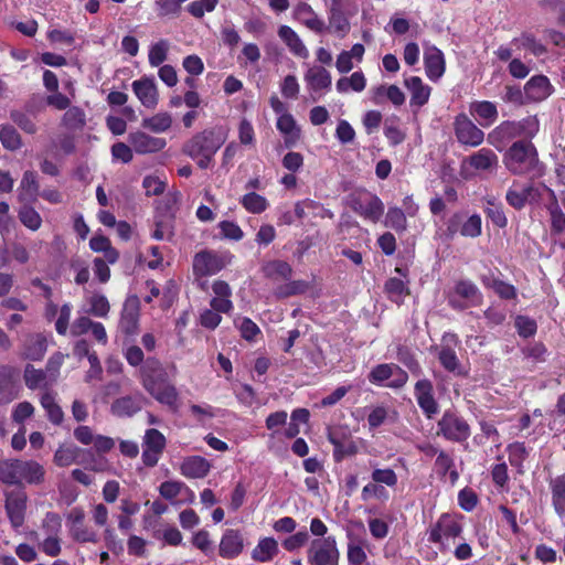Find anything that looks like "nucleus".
<instances>
[{
    "label": "nucleus",
    "mask_w": 565,
    "mask_h": 565,
    "mask_svg": "<svg viewBox=\"0 0 565 565\" xmlns=\"http://www.w3.org/2000/svg\"><path fill=\"white\" fill-rule=\"evenodd\" d=\"M227 130L222 126L206 128L190 138L182 148L201 169H207L215 153L225 143Z\"/></svg>",
    "instance_id": "nucleus-1"
},
{
    "label": "nucleus",
    "mask_w": 565,
    "mask_h": 565,
    "mask_svg": "<svg viewBox=\"0 0 565 565\" xmlns=\"http://www.w3.org/2000/svg\"><path fill=\"white\" fill-rule=\"evenodd\" d=\"M505 169L513 175H531L540 178L544 173V164L540 161L539 151L530 140L514 141L503 153Z\"/></svg>",
    "instance_id": "nucleus-2"
},
{
    "label": "nucleus",
    "mask_w": 565,
    "mask_h": 565,
    "mask_svg": "<svg viewBox=\"0 0 565 565\" xmlns=\"http://www.w3.org/2000/svg\"><path fill=\"white\" fill-rule=\"evenodd\" d=\"M142 385L157 402L171 409L177 408L179 393L158 361L149 362L142 369Z\"/></svg>",
    "instance_id": "nucleus-3"
},
{
    "label": "nucleus",
    "mask_w": 565,
    "mask_h": 565,
    "mask_svg": "<svg viewBox=\"0 0 565 565\" xmlns=\"http://www.w3.org/2000/svg\"><path fill=\"white\" fill-rule=\"evenodd\" d=\"M540 121L536 116H527L521 120H504L488 134V142L497 150L515 139L530 140L537 135Z\"/></svg>",
    "instance_id": "nucleus-4"
},
{
    "label": "nucleus",
    "mask_w": 565,
    "mask_h": 565,
    "mask_svg": "<svg viewBox=\"0 0 565 565\" xmlns=\"http://www.w3.org/2000/svg\"><path fill=\"white\" fill-rule=\"evenodd\" d=\"M437 426L438 434L452 443H463L471 434L469 424L452 411H446Z\"/></svg>",
    "instance_id": "nucleus-5"
},
{
    "label": "nucleus",
    "mask_w": 565,
    "mask_h": 565,
    "mask_svg": "<svg viewBox=\"0 0 565 565\" xmlns=\"http://www.w3.org/2000/svg\"><path fill=\"white\" fill-rule=\"evenodd\" d=\"M329 11V25L327 30L338 38H344L351 30L349 13L350 0H324Z\"/></svg>",
    "instance_id": "nucleus-6"
},
{
    "label": "nucleus",
    "mask_w": 565,
    "mask_h": 565,
    "mask_svg": "<svg viewBox=\"0 0 565 565\" xmlns=\"http://www.w3.org/2000/svg\"><path fill=\"white\" fill-rule=\"evenodd\" d=\"M167 446L164 435L156 429L149 428L145 431L142 438V454L141 459L146 467L152 468L159 462Z\"/></svg>",
    "instance_id": "nucleus-7"
},
{
    "label": "nucleus",
    "mask_w": 565,
    "mask_h": 565,
    "mask_svg": "<svg viewBox=\"0 0 565 565\" xmlns=\"http://www.w3.org/2000/svg\"><path fill=\"white\" fill-rule=\"evenodd\" d=\"M308 559L311 565H338L339 552L334 540H313L308 551Z\"/></svg>",
    "instance_id": "nucleus-8"
},
{
    "label": "nucleus",
    "mask_w": 565,
    "mask_h": 565,
    "mask_svg": "<svg viewBox=\"0 0 565 565\" xmlns=\"http://www.w3.org/2000/svg\"><path fill=\"white\" fill-rule=\"evenodd\" d=\"M454 129L461 145L478 147L484 140V132L463 113L456 116Z\"/></svg>",
    "instance_id": "nucleus-9"
},
{
    "label": "nucleus",
    "mask_w": 565,
    "mask_h": 565,
    "mask_svg": "<svg viewBox=\"0 0 565 565\" xmlns=\"http://www.w3.org/2000/svg\"><path fill=\"white\" fill-rule=\"evenodd\" d=\"M303 79L313 102L318 100L331 88L332 82L330 72L320 65H312L308 67Z\"/></svg>",
    "instance_id": "nucleus-10"
},
{
    "label": "nucleus",
    "mask_w": 565,
    "mask_h": 565,
    "mask_svg": "<svg viewBox=\"0 0 565 565\" xmlns=\"http://www.w3.org/2000/svg\"><path fill=\"white\" fill-rule=\"evenodd\" d=\"M28 495L23 490H13L6 494V511L12 527L19 529L25 519Z\"/></svg>",
    "instance_id": "nucleus-11"
},
{
    "label": "nucleus",
    "mask_w": 565,
    "mask_h": 565,
    "mask_svg": "<svg viewBox=\"0 0 565 565\" xmlns=\"http://www.w3.org/2000/svg\"><path fill=\"white\" fill-rule=\"evenodd\" d=\"M355 212L365 220L376 223L384 213V204L377 195L363 191L355 198Z\"/></svg>",
    "instance_id": "nucleus-12"
},
{
    "label": "nucleus",
    "mask_w": 565,
    "mask_h": 565,
    "mask_svg": "<svg viewBox=\"0 0 565 565\" xmlns=\"http://www.w3.org/2000/svg\"><path fill=\"white\" fill-rule=\"evenodd\" d=\"M417 404L427 418H433L439 411L437 401L434 397V386L430 380H418L414 387Z\"/></svg>",
    "instance_id": "nucleus-13"
},
{
    "label": "nucleus",
    "mask_w": 565,
    "mask_h": 565,
    "mask_svg": "<svg viewBox=\"0 0 565 565\" xmlns=\"http://www.w3.org/2000/svg\"><path fill=\"white\" fill-rule=\"evenodd\" d=\"M224 266L223 258L212 250L196 253L193 258V271L196 276L215 275Z\"/></svg>",
    "instance_id": "nucleus-14"
},
{
    "label": "nucleus",
    "mask_w": 565,
    "mask_h": 565,
    "mask_svg": "<svg viewBox=\"0 0 565 565\" xmlns=\"http://www.w3.org/2000/svg\"><path fill=\"white\" fill-rule=\"evenodd\" d=\"M131 87L139 102L146 108L153 109L157 107L159 103V94L153 77H141L140 79L132 82Z\"/></svg>",
    "instance_id": "nucleus-15"
},
{
    "label": "nucleus",
    "mask_w": 565,
    "mask_h": 565,
    "mask_svg": "<svg viewBox=\"0 0 565 565\" xmlns=\"http://www.w3.org/2000/svg\"><path fill=\"white\" fill-rule=\"evenodd\" d=\"M461 532L462 526L457 521L448 514H443L428 531V541L431 543H441L443 536L457 537Z\"/></svg>",
    "instance_id": "nucleus-16"
},
{
    "label": "nucleus",
    "mask_w": 565,
    "mask_h": 565,
    "mask_svg": "<svg viewBox=\"0 0 565 565\" xmlns=\"http://www.w3.org/2000/svg\"><path fill=\"white\" fill-rule=\"evenodd\" d=\"M244 537L238 530L228 529L221 537L218 554L226 559L236 558L244 550Z\"/></svg>",
    "instance_id": "nucleus-17"
},
{
    "label": "nucleus",
    "mask_w": 565,
    "mask_h": 565,
    "mask_svg": "<svg viewBox=\"0 0 565 565\" xmlns=\"http://www.w3.org/2000/svg\"><path fill=\"white\" fill-rule=\"evenodd\" d=\"M128 140L132 149L141 154L158 152L167 145L166 139L149 136L143 131L131 132Z\"/></svg>",
    "instance_id": "nucleus-18"
},
{
    "label": "nucleus",
    "mask_w": 565,
    "mask_h": 565,
    "mask_svg": "<svg viewBox=\"0 0 565 565\" xmlns=\"http://www.w3.org/2000/svg\"><path fill=\"white\" fill-rule=\"evenodd\" d=\"M553 92V86L545 75L531 77L524 86V95L527 103H537L546 99Z\"/></svg>",
    "instance_id": "nucleus-19"
},
{
    "label": "nucleus",
    "mask_w": 565,
    "mask_h": 565,
    "mask_svg": "<svg viewBox=\"0 0 565 565\" xmlns=\"http://www.w3.org/2000/svg\"><path fill=\"white\" fill-rule=\"evenodd\" d=\"M471 168L477 171L492 173L499 167V158L495 152L489 148H481L465 159Z\"/></svg>",
    "instance_id": "nucleus-20"
},
{
    "label": "nucleus",
    "mask_w": 565,
    "mask_h": 565,
    "mask_svg": "<svg viewBox=\"0 0 565 565\" xmlns=\"http://www.w3.org/2000/svg\"><path fill=\"white\" fill-rule=\"evenodd\" d=\"M424 66L427 77L433 82L438 81L446 70L444 53L436 46L426 49Z\"/></svg>",
    "instance_id": "nucleus-21"
},
{
    "label": "nucleus",
    "mask_w": 565,
    "mask_h": 565,
    "mask_svg": "<svg viewBox=\"0 0 565 565\" xmlns=\"http://www.w3.org/2000/svg\"><path fill=\"white\" fill-rule=\"evenodd\" d=\"M212 468V463L201 456H189L180 465V472L188 479L205 478Z\"/></svg>",
    "instance_id": "nucleus-22"
},
{
    "label": "nucleus",
    "mask_w": 565,
    "mask_h": 565,
    "mask_svg": "<svg viewBox=\"0 0 565 565\" xmlns=\"http://www.w3.org/2000/svg\"><path fill=\"white\" fill-rule=\"evenodd\" d=\"M139 305L137 299H127L124 303L119 320V329L127 335H132L138 330Z\"/></svg>",
    "instance_id": "nucleus-23"
},
{
    "label": "nucleus",
    "mask_w": 565,
    "mask_h": 565,
    "mask_svg": "<svg viewBox=\"0 0 565 565\" xmlns=\"http://www.w3.org/2000/svg\"><path fill=\"white\" fill-rule=\"evenodd\" d=\"M45 469L35 460H20L18 462V484L25 481L30 484H40L44 481Z\"/></svg>",
    "instance_id": "nucleus-24"
},
{
    "label": "nucleus",
    "mask_w": 565,
    "mask_h": 565,
    "mask_svg": "<svg viewBox=\"0 0 565 565\" xmlns=\"http://www.w3.org/2000/svg\"><path fill=\"white\" fill-rule=\"evenodd\" d=\"M212 290L214 297L210 301L211 308L217 312L228 313L233 309L232 290L228 284L223 280H215Z\"/></svg>",
    "instance_id": "nucleus-25"
},
{
    "label": "nucleus",
    "mask_w": 565,
    "mask_h": 565,
    "mask_svg": "<svg viewBox=\"0 0 565 565\" xmlns=\"http://www.w3.org/2000/svg\"><path fill=\"white\" fill-rule=\"evenodd\" d=\"M294 15L299 22L316 33H322L327 30L324 21L306 2H300L296 6Z\"/></svg>",
    "instance_id": "nucleus-26"
},
{
    "label": "nucleus",
    "mask_w": 565,
    "mask_h": 565,
    "mask_svg": "<svg viewBox=\"0 0 565 565\" xmlns=\"http://www.w3.org/2000/svg\"><path fill=\"white\" fill-rule=\"evenodd\" d=\"M470 114L477 119L481 127L491 126L499 116L497 105L489 100H477L470 104Z\"/></svg>",
    "instance_id": "nucleus-27"
},
{
    "label": "nucleus",
    "mask_w": 565,
    "mask_h": 565,
    "mask_svg": "<svg viewBox=\"0 0 565 565\" xmlns=\"http://www.w3.org/2000/svg\"><path fill=\"white\" fill-rule=\"evenodd\" d=\"M276 127L284 137L287 148L294 147L300 139L301 130L291 114H282L278 117Z\"/></svg>",
    "instance_id": "nucleus-28"
},
{
    "label": "nucleus",
    "mask_w": 565,
    "mask_h": 565,
    "mask_svg": "<svg viewBox=\"0 0 565 565\" xmlns=\"http://www.w3.org/2000/svg\"><path fill=\"white\" fill-rule=\"evenodd\" d=\"M404 84L411 92L409 104L412 107L416 106L417 108H420L428 103L431 88L424 84L420 77L411 76L405 78Z\"/></svg>",
    "instance_id": "nucleus-29"
},
{
    "label": "nucleus",
    "mask_w": 565,
    "mask_h": 565,
    "mask_svg": "<svg viewBox=\"0 0 565 565\" xmlns=\"http://www.w3.org/2000/svg\"><path fill=\"white\" fill-rule=\"evenodd\" d=\"M329 438L334 446L333 456L337 461L353 454V440L347 436L344 428L334 427L329 431Z\"/></svg>",
    "instance_id": "nucleus-30"
},
{
    "label": "nucleus",
    "mask_w": 565,
    "mask_h": 565,
    "mask_svg": "<svg viewBox=\"0 0 565 565\" xmlns=\"http://www.w3.org/2000/svg\"><path fill=\"white\" fill-rule=\"evenodd\" d=\"M85 449L75 445H62L54 454V463L58 467H68L73 463H85Z\"/></svg>",
    "instance_id": "nucleus-31"
},
{
    "label": "nucleus",
    "mask_w": 565,
    "mask_h": 565,
    "mask_svg": "<svg viewBox=\"0 0 565 565\" xmlns=\"http://www.w3.org/2000/svg\"><path fill=\"white\" fill-rule=\"evenodd\" d=\"M279 553L278 542L270 536L260 537L252 551V558L255 562H271Z\"/></svg>",
    "instance_id": "nucleus-32"
},
{
    "label": "nucleus",
    "mask_w": 565,
    "mask_h": 565,
    "mask_svg": "<svg viewBox=\"0 0 565 565\" xmlns=\"http://www.w3.org/2000/svg\"><path fill=\"white\" fill-rule=\"evenodd\" d=\"M142 408V395L124 396L111 404V413L118 417H131Z\"/></svg>",
    "instance_id": "nucleus-33"
},
{
    "label": "nucleus",
    "mask_w": 565,
    "mask_h": 565,
    "mask_svg": "<svg viewBox=\"0 0 565 565\" xmlns=\"http://www.w3.org/2000/svg\"><path fill=\"white\" fill-rule=\"evenodd\" d=\"M33 540H38V537H52L62 535V519L55 512H46L44 518L41 521L39 531H33L30 533Z\"/></svg>",
    "instance_id": "nucleus-34"
},
{
    "label": "nucleus",
    "mask_w": 565,
    "mask_h": 565,
    "mask_svg": "<svg viewBox=\"0 0 565 565\" xmlns=\"http://www.w3.org/2000/svg\"><path fill=\"white\" fill-rule=\"evenodd\" d=\"M262 271L266 278L274 282L289 280L292 275L291 266L287 262L278 259L266 262Z\"/></svg>",
    "instance_id": "nucleus-35"
},
{
    "label": "nucleus",
    "mask_w": 565,
    "mask_h": 565,
    "mask_svg": "<svg viewBox=\"0 0 565 565\" xmlns=\"http://www.w3.org/2000/svg\"><path fill=\"white\" fill-rule=\"evenodd\" d=\"M279 38L296 56L306 58L309 52L299 35L288 25H281L278 30Z\"/></svg>",
    "instance_id": "nucleus-36"
},
{
    "label": "nucleus",
    "mask_w": 565,
    "mask_h": 565,
    "mask_svg": "<svg viewBox=\"0 0 565 565\" xmlns=\"http://www.w3.org/2000/svg\"><path fill=\"white\" fill-rule=\"evenodd\" d=\"M518 189L522 196H524V201L530 205L539 204L545 192H547L552 199H555V192L543 183L536 184L534 182H526L519 185Z\"/></svg>",
    "instance_id": "nucleus-37"
},
{
    "label": "nucleus",
    "mask_w": 565,
    "mask_h": 565,
    "mask_svg": "<svg viewBox=\"0 0 565 565\" xmlns=\"http://www.w3.org/2000/svg\"><path fill=\"white\" fill-rule=\"evenodd\" d=\"M552 504L559 516L565 515V473L550 481Z\"/></svg>",
    "instance_id": "nucleus-38"
},
{
    "label": "nucleus",
    "mask_w": 565,
    "mask_h": 565,
    "mask_svg": "<svg viewBox=\"0 0 565 565\" xmlns=\"http://www.w3.org/2000/svg\"><path fill=\"white\" fill-rule=\"evenodd\" d=\"M23 379L26 387L30 390L46 388L53 384L45 370H38L32 364L25 366Z\"/></svg>",
    "instance_id": "nucleus-39"
},
{
    "label": "nucleus",
    "mask_w": 565,
    "mask_h": 565,
    "mask_svg": "<svg viewBox=\"0 0 565 565\" xmlns=\"http://www.w3.org/2000/svg\"><path fill=\"white\" fill-rule=\"evenodd\" d=\"M451 295L469 301L472 306L478 305L481 299L479 288L468 279H460L455 284Z\"/></svg>",
    "instance_id": "nucleus-40"
},
{
    "label": "nucleus",
    "mask_w": 565,
    "mask_h": 565,
    "mask_svg": "<svg viewBox=\"0 0 565 565\" xmlns=\"http://www.w3.org/2000/svg\"><path fill=\"white\" fill-rule=\"evenodd\" d=\"M172 125V116L167 113H158L151 117L143 118L141 126L154 134L167 131Z\"/></svg>",
    "instance_id": "nucleus-41"
},
{
    "label": "nucleus",
    "mask_w": 565,
    "mask_h": 565,
    "mask_svg": "<svg viewBox=\"0 0 565 565\" xmlns=\"http://www.w3.org/2000/svg\"><path fill=\"white\" fill-rule=\"evenodd\" d=\"M407 284L408 281H404L397 277H392L386 280L384 291L392 301L401 303L403 302L404 297L409 292Z\"/></svg>",
    "instance_id": "nucleus-42"
},
{
    "label": "nucleus",
    "mask_w": 565,
    "mask_h": 565,
    "mask_svg": "<svg viewBox=\"0 0 565 565\" xmlns=\"http://www.w3.org/2000/svg\"><path fill=\"white\" fill-rule=\"evenodd\" d=\"M438 360L443 367L456 375H465L466 373L462 371L459 359L455 352V350L450 347H441Z\"/></svg>",
    "instance_id": "nucleus-43"
},
{
    "label": "nucleus",
    "mask_w": 565,
    "mask_h": 565,
    "mask_svg": "<svg viewBox=\"0 0 565 565\" xmlns=\"http://www.w3.org/2000/svg\"><path fill=\"white\" fill-rule=\"evenodd\" d=\"M40 402L46 412L49 420L54 425H60L63 422L64 413L55 402L54 395L51 392H45L42 394Z\"/></svg>",
    "instance_id": "nucleus-44"
},
{
    "label": "nucleus",
    "mask_w": 565,
    "mask_h": 565,
    "mask_svg": "<svg viewBox=\"0 0 565 565\" xmlns=\"http://www.w3.org/2000/svg\"><path fill=\"white\" fill-rule=\"evenodd\" d=\"M242 206L249 213L259 214L267 210L268 201L265 196L252 191L243 195L239 200Z\"/></svg>",
    "instance_id": "nucleus-45"
},
{
    "label": "nucleus",
    "mask_w": 565,
    "mask_h": 565,
    "mask_svg": "<svg viewBox=\"0 0 565 565\" xmlns=\"http://www.w3.org/2000/svg\"><path fill=\"white\" fill-rule=\"evenodd\" d=\"M486 202L487 207L484 209V212L491 222L500 228L507 227L508 218L505 216L502 203L495 202L493 196L487 198Z\"/></svg>",
    "instance_id": "nucleus-46"
},
{
    "label": "nucleus",
    "mask_w": 565,
    "mask_h": 565,
    "mask_svg": "<svg viewBox=\"0 0 565 565\" xmlns=\"http://www.w3.org/2000/svg\"><path fill=\"white\" fill-rule=\"evenodd\" d=\"M396 359L406 366L413 375L420 376L423 374V369L409 348L399 345L397 348Z\"/></svg>",
    "instance_id": "nucleus-47"
},
{
    "label": "nucleus",
    "mask_w": 565,
    "mask_h": 565,
    "mask_svg": "<svg viewBox=\"0 0 565 565\" xmlns=\"http://www.w3.org/2000/svg\"><path fill=\"white\" fill-rule=\"evenodd\" d=\"M46 352V341L43 337L36 334L30 337L24 345V355L29 360H40Z\"/></svg>",
    "instance_id": "nucleus-48"
},
{
    "label": "nucleus",
    "mask_w": 565,
    "mask_h": 565,
    "mask_svg": "<svg viewBox=\"0 0 565 565\" xmlns=\"http://www.w3.org/2000/svg\"><path fill=\"white\" fill-rule=\"evenodd\" d=\"M0 142L4 149L14 151L21 148L22 139L13 126L0 125Z\"/></svg>",
    "instance_id": "nucleus-49"
},
{
    "label": "nucleus",
    "mask_w": 565,
    "mask_h": 565,
    "mask_svg": "<svg viewBox=\"0 0 565 565\" xmlns=\"http://www.w3.org/2000/svg\"><path fill=\"white\" fill-rule=\"evenodd\" d=\"M38 548L49 557H57L62 553V535L38 537Z\"/></svg>",
    "instance_id": "nucleus-50"
},
{
    "label": "nucleus",
    "mask_w": 565,
    "mask_h": 565,
    "mask_svg": "<svg viewBox=\"0 0 565 565\" xmlns=\"http://www.w3.org/2000/svg\"><path fill=\"white\" fill-rule=\"evenodd\" d=\"M169 49L170 43L164 39L151 44L148 53L149 64L153 67L161 65L167 60Z\"/></svg>",
    "instance_id": "nucleus-51"
},
{
    "label": "nucleus",
    "mask_w": 565,
    "mask_h": 565,
    "mask_svg": "<svg viewBox=\"0 0 565 565\" xmlns=\"http://www.w3.org/2000/svg\"><path fill=\"white\" fill-rule=\"evenodd\" d=\"M19 459H3L0 461V482L4 484H18Z\"/></svg>",
    "instance_id": "nucleus-52"
},
{
    "label": "nucleus",
    "mask_w": 565,
    "mask_h": 565,
    "mask_svg": "<svg viewBox=\"0 0 565 565\" xmlns=\"http://www.w3.org/2000/svg\"><path fill=\"white\" fill-rule=\"evenodd\" d=\"M63 125L70 130H77L85 125V113L79 107H70L63 116Z\"/></svg>",
    "instance_id": "nucleus-53"
},
{
    "label": "nucleus",
    "mask_w": 565,
    "mask_h": 565,
    "mask_svg": "<svg viewBox=\"0 0 565 565\" xmlns=\"http://www.w3.org/2000/svg\"><path fill=\"white\" fill-rule=\"evenodd\" d=\"M72 540L79 544L93 543L96 544L99 540L97 532L90 526L83 524L74 527L68 532Z\"/></svg>",
    "instance_id": "nucleus-54"
},
{
    "label": "nucleus",
    "mask_w": 565,
    "mask_h": 565,
    "mask_svg": "<svg viewBox=\"0 0 565 565\" xmlns=\"http://www.w3.org/2000/svg\"><path fill=\"white\" fill-rule=\"evenodd\" d=\"M394 363H382L374 366L369 373V381L372 384L384 385L385 382L392 377Z\"/></svg>",
    "instance_id": "nucleus-55"
},
{
    "label": "nucleus",
    "mask_w": 565,
    "mask_h": 565,
    "mask_svg": "<svg viewBox=\"0 0 565 565\" xmlns=\"http://www.w3.org/2000/svg\"><path fill=\"white\" fill-rule=\"evenodd\" d=\"M234 324L239 330L242 338L246 341H255L256 337L260 334L259 327L249 318H236Z\"/></svg>",
    "instance_id": "nucleus-56"
},
{
    "label": "nucleus",
    "mask_w": 565,
    "mask_h": 565,
    "mask_svg": "<svg viewBox=\"0 0 565 565\" xmlns=\"http://www.w3.org/2000/svg\"><path fill=\"white\" fill-rule=\"evenodd\" d=\"M21 223L31 231H38L42 225L41 215L31 206H22L19 211Z\"/></svg>",
    "instance_id": "nucleus-57"
},
{
    "label": "nucleus",
    "mask_w": 565,
    "mask_h": 565,
    "mask_svg": "<svg viewBox=\"0 0 565 565\" xmlns=\"http://www.w3.org/2000/svg\"><path fill=\"white\" fill-rule=\"evenodd\" d=\"M509 454V461L511 466L516 467L519 469L522 468L523 461L527 458L529 452L524 443H513L510 444L507 448Z\"/></svg>",
    "instance_id": "nucleus-58"
},
{
    "label": "nucleus",
    "mask_w": 565,
    "mask_h": 565,
    "mask_svg": "<svg viewBox=\"0 0 565 565\" xmlns=\"http://www.w3.org/2000/svg\"><path fill=\"white\" fill-rule=\"evenodd\" d=\"M385 225L396 232H404L406 230V216L402 209L390 207L386 213Z\"/></svg>",
    "instance_id": "nucleus-59"
},
{
    "label": "nucleus",
    "mask_w": 565,
    "mask_h": 565,
    "mask_svg": "<svg viewBox=\"0 0 565 565\" xmlns=\"http://www.w3.org/2000/svg\"><path fill=\"white\" fill-rule=\"evenodd\" d=\"M105 546L115 555L124 553V542L118 537L115 529L106 526L103 532Z\"/></svg>",
    "instance_id": "nucleus-60"
},
{
    "label": "nucleus",
    "mask_w": 565,
    "mask_h": 565,
    "mask_svg": "<svg viewBox=\"0 0 565 565\" xmlns=\"http://www.w3.org/2000/svg\"><path fill=\"white\" fill-rule=\"evenodd\" d=\"M89 306L88 312L99 318H105L110 309L107 298L99 294H95L89 298Z\"/></svg>",
    "instance_id": "nucleus-61"
},
{
    "label": "nucleus",
    "mask_w": 565,
    "mask_h": 565,
    "mask_svg": "<svg viewBox=\"0 0 565 565\" xmlns=\"http://www.w3.org/2000/svg\"><path fill=\"white\" fill-rule=\"evenodd\" d=\"M514 327L518 334L525 339L533 337L537 330V324L534 319L521 315L515 318Z\"/></svg>",
    "instance_id": "nucleus-62"
},
{
    "label": "nucleus",
    "mask_w": 565,
    "mask_h": 565,
    "mask_svg": "<svg viewBox=\"0 0 565 565\" xmlns=\"http://www.w3.org/2000/svg\"><path fill=\"white\" fill-rule=\"evenodd\" d=\"M10 118L17 126H19L26 134L33 135L36 132V125L31 118V116H29L28 114L22 113L20 110H12L10 113Z\"/></svg>",
    "instance_id": "nucleus-63"
},
{
    "label": "nucleus",
    "mask_w": 565,
    "mask_h": 565,
    "mask_svg": "<svg viewBox=\"0 0 565 565\" xmlns=\"http://www.w3.org/2000/svg\"><path fill=\"white\" fill-rule=\"evenodd\" d=\"M521 185V183L516 180L513 181L512 185L509 188V190L505 193V201L507 203L513 207L516 211H521L525 207L527 204L524 201V196L520 193L518 186Z\"/></svg>",
    "instance_id": "nucleus-64"
}]
</instances>
